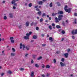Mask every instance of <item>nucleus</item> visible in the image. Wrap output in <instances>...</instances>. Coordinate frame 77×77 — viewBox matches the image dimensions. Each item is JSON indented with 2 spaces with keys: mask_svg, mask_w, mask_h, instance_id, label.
<instances>
[{
  "mask_svg": "<svg viewBox=\"0 0 77 77\" xmlns=\"http://www.w3.org/2000/svg\"><path fill=\"white\" fill-rule=\"evenodd\" d=\"M67 8H68V6L67 5H66L64 8V9L66 12H68V13H70L71 12V8H69L68 9H67Z\"/></svg>",
  "mask_w": 77,
  "mask_h": 77,
  "instance_id": "1",
  "label": "nucleus"
},
{
  "mask_svg": "<svg viewBox=\"0 0 77 77\" xmlns=\"http://www.w3.org/2000/svg\"><path fill=\"white\" fill-rule=\"evenodd\" d=\"M77 34V29H75V30H73L72 31V34L73 35H74L75 34Z\"/></svg>",
  "mask_w": 77,
  "mask_h": 77,
  "instance_id": "2",
  "label": "nucleus"
},
{
  "mask_svg": "<svg viewBox=\"0 0 77 77\" xmlns=\"http://www.w3.org/2000/svg\"><path fill=\"white\" fill-rule=\"evenodd\" d=\"M63 17V15L62 14L59 15L58 16V20L59 21H60V20H62V17Z\"/></svg>",
  "mask_w": 77,
  "mask_h": 77,
  "instance_id": "3",
  "label": "nucleus"
},
{
  "mask_svg": "<svg viewBox=\"0 0 77 77\" xmlns=\"http://www.w3.org/2000/svg\"><path fill=\"white\" fill-rule=\"evenodd\" d=\"M60 64L61 66H66V64H65V63H63L62 62H60Z\"/></svg>",
  "mask_w": 77,
  "mask_h": 77,
  "instance_id": "4",
  "label": "nucleus"
},
{
  "mask_svg": "<svg viewBox=\"0 0 77 77\" xmlns=\"http://www.w3.org/2000/svg\"><path fill=\"white\" fill-rule=\"evenodd\" d=\"M59 20L57 17H55V22L56 23H58L59 22Z\"/></svg>",
  "mask_w": 77,
  "mask_h": 77,
  "instance_id": "5",
  "label": "nucleus"
},
{
  "mask_svg": "<svg viewBox=\"0 0 77 77\" xmlns=\"http://www.w3.org/2000/svg\"><path fill=\"white\" fill-rule=\"evenodd\" d=\"M43 2L42 1H39L38 3V5H42Z\"/></svg>",
  "mask_w": 77,
  "mask_h": 77,
  "instance_id": "6",
  "label": "nucleus"
},
{
  "mask_svg": "<svg viewBox=\"0 0 77 77\" xmlns=\"http://www.w3.org/2000/svg\"><path fill=\"white\" fill-rule=\"evenodd\" d=\"M58 14H63V12L62 11H60L58 12Z\"/></svg>",
  "mask_w": 77,
  "mask_h": 77,
  "instance_id": "7",
  "label": "nucleus"
},
{
  "mask_svg": "<svg viewBox=\"0 0 77 77\" xmlns=\"http://www.w3.org/2000/svg\"><path fill=\"white\" fill-rule=\"evenodd\" d=\"M26 26L27 27L29 26V22H27L26 23Z\"/></svg>",
  "mask_w": 77,
  "mask_h": 77,
  "instance_id": "8",
  "label": "nucleus"
},
{
  "mask_svg": "<svg viewBox=\"0 0 77 77\" xmlns=\"http://www.w3.org/2000/svg\"><path fill=\"white\" fill-rule=\"evenodd\" d=\"M23 38L25 39H29V37L27 36H25L23 37Z\"/></svg>",
  "mask_w": 77,
  "mask_h": 77,
  "instance_id": "9",
  "label": "nucleus"
},
{
  "mask_svg": "<svg viewBox=\"0 0 77 77\" xmlns=\"http://www.w3.org/2000/svg\"><path fill=\"white\" fill-rule=\"evenodd\" d=\"M37 14H38L39 15V16H41V14H42V13L41 12V11H39L38 12Z\"/></svg>",
  "mask_w": 77,
  "mask_h": 77,
  "instance_id": "10",
  "label": "nucleus"
},
{
  "mask_svg": "<svg viewBox=\"0 0 77 77\" xmlns=\"http://www.w3.org/2000/svg\"><path fill=\"white\" fill-rule=\"evenodd\" d=\"M64 56H65V57L66 58H67V57H68V54L66 53V54H64Z\"/></svg>",
  "mask_w": 77,
  "mask_h": 77,
  "instance_id": "11",
  "label": "nucleus"
},
{
  "mask_svg": "<svg viewBox=\"0 0 77 77\" xmlns=\"http://www.w3.org/2000/svg\"><path fill=\"white\" fill-rule=\"evenodd\" d=\"M37 36H36V35H34L33 37V39H37Z\"/></svg>",
  "mask_w": 77,
  "mask_h": 77,
  "instance_id": "12",
  "label": "nucleus"
},
{
  "mask_svg": "<svg viewBox=\"0 0 77 77\" xmlns=\"http://www.w3.org/2000/svg\"><path fill=\"white\" fill-rule=\"evenodd\" d=\"M33 75H34V72H31V76L32 77H33Z\"/></svg>",
  "mask_w": 77,
  "mask_h": 77,
  "instance_id": "13",
  "label": "nucleus"
},
{
  "mask_svg": "<svg viewBox=\"0 0 77 77\" xmlns=\"http://www.w3.org/2000/svg\"><path fill=\"white\" fill-rule=\"evenodd\" d=\"M9 17L10 18H12L13 17V15H12V14L10 13L9 14Z\"/></svg>",
  "mask_w": 77,
  "mask_h": 77,
  "instance_id": "14",
  "label": "nucleus"
},
{
  "mask_svg": "<svg viewBox=\"0 0 77 77\" xmlns=\"http://www.w3.org/2000/svg\"><path fill=\"white\" fill-rule=\"evenodd\" d=\"M49 40H51L52 42L53 41H54V39L53 38H52V37H50L49 38Z\"/></svg>",
  "mask_w": 77,
  "mask_h": 77,
  "instance_id": "15",
  "label": "nucleus"
},
{
  "mask_svg": "<svg viewBox=\"0 0 77 77\" xmlns=\"http://www.w3.org/2000/svg\"><path fill=\"white\" fill-rule=\"evenodd\" d=\"M46 68H50V66L49 65H47L46 66Z\"/></svg>",
  "mask_w": 77,
  "mask_h": 77,
  "instance_id": "16",
  "label": "nucleus"
},
{
  "mask_svg": "<svg viewBox=\"0 0 77 77\" xmlns=\"http://www.w3.org/2000/svg\"><path fill=\"white\" fill-rule=\"evenodd\" d=\"M56 27L57 29H60V26L59 25H57L56 26Z\"/></svg>",
  "mask_w": 77,
  "mask_h": 77,
  "instance_id": "17",
  "label": "nucleus"
},
{
  "mask_svg": "<svg viewBox=\"0 0 77 77\" xmlns=\"http://www.w3.org/2000/svg\"><path fill=\"white\" fill-rule=\"evenodd\" d=\"M46 16V15L45 13H43L42 14V17H45Z\"/></svg>",
  "mask_w": 77,
  "mask_h": 77,
  "instance_id": "18",
  "label": "nucleus"
},
{
  "mask_svg": "<svg viewBox=\"0 0 77 77\" xmlns=\"http://www.w3.org/2000/svg\"><path fill=\"white\" fill-rule=\"evenodd\" d=\"M61 33L63 34V35H64L65 33V32L64 30H62L61 31Z\"/></svg>",
  "mask_w": 77,
  "mask_h": 77,
  "instance_id": "19",
  "label": "nucleus"
},
{
  "mask_svg": "<svg viewBox=\"0 0 77 77\" xmlns=\"http://www.w3.org/2000/svg\"><path fill=\"white\" fill-rule=\"evenodd\" d=\"M74 23H75V24H76L77 23V19H75Z\"/></svg>",
  "mask_w": 77,
  "mask_h": 77,
  "instance_id": "20",
  "label": "nucleus"
},
{
  "mask_svg": "<svg viewBox=\"0 0 77 77\" xmlns=\"http://www.w3.org/2000/svg\"><path fill=\"white\" fill-rule=\"evenodd\" d=\"M7 72L8 73V74H12V72L10 70L8 71Z\"/></svg>",
  "mask_w": 77,
  "mask_h": 77,
  "instance_id": "21",
  "label": "nucleus"
},
{
  "mask_svg": "<svg viewBox=\"0 0 77 77\" xmlns=\"http://www.w3.org/2000/svg\"><path fill=\"white\" fill-rule=\"evenodd\" d=\"M49 6H50V7H52V6H53V3H52V2H51L50 5H49Z\"/></svg>",
  "mask_w": 77,
  "mask_h": 77,
  "instance_id": "22",
  "label": "nucleus"
},
{
  "mask_svg": "<svg viewBox=\"0 0 77 77\" xmlns=\"http://www.w3.org/2000/svg\"><path fill=\"white\" fill-rule=\"evenodd\" d=\"M48 28L50 30L52 29V27H51V25H50L49 26Z\"/></svg>",
  "mask_w": 77,
  "mask_h": 77,
  "instance_id": "23",
  "label": "nucleus"
},
{
  "mask_svg": "<svg viewBox=\"0 0 77 77\" xmlns=\"http://www.w3.org/2000/svg\"><path fill=\"white\" fill-rule=\"evenodd\" d=\"M4 20H6L7 19V17H6V16H5L4 17V18H3Z\"/></svg>",
  "mask_w": 77,
  "mask_h": 77,
  "instance_id": "24",
  "label": "nucleus"
},
{
  "mask_svg": "<svg viewBox=\"0 0 77 77\" xmlns=\"http://www.w3.org/2000/svg\"><path fill=\"white\" fill-rule=\"evenodd\" d=\"M42 59V57L40 56L37 58V60H40V59Z\"/></svg>",
  "mask_w": 77,
  "mask_h": 77,
  "instance_id": "25",
  "label": "nucleus"
},
{
  "mask_svg": "<svg viewBox=\"0 0 77 77\" xmlns=\"http://www.w3.org/2000/svg\"><path fill=\"white\" fill-rule=\"evenodd\" d=\"M32 6V3H30L29 4V7H31Z\"/></svg>",
  "mask_w": 77,
  "mask_h": 77,
  "instance_id": "26",
  "label": "nucleus"
},
{
  "mask_svg": "<svg viewBox=\"0 0 77 77\" xmlns=\"http://www.w3.org/2000/svg\"><path fill=\"white\" fill-rule=\"evenodd\" d=\"M35 66L36 68H38L39 67V65L37 64H35Z\"/></svg>",
  "mask_w": 77,
  "mask_h": 77,
  "instance_id": "27",
  "label": "nucleus"
},
{
  "mask_svg": "<svg viewBox=\"0 0 77 77\" xmlns=\"http://www.w3.org/2000/svg\"><path fill=\"white\" fill-rule=\"evenodd\" d=\"M11 56H15V53H11Z\"/></svg>",
  "mask_w": 77,
  "mask_h": 77,
  "instance_id": "28",
  "label": "nucleus"
},
{
  "mask_svg": "<svg viewBox=\"0 0 77 77\" xmlns=\"http://www.w3.org/2000/svg\"><path fill=\"white\" fill-rule=\"evenodd\" d=\"M15 3V1L13 0L11 2L12 4H14V3Z\"/></svg>",
  "mask_w": 77,
  "mask_h": 77,
  "instance_id": "29",
  "label": "nucleus"
},
{
  "mask_svg": "<svg viewBox=\"0 0 77 77\" xmlns=\"http://www.w3.org/2000/svg\"><path fill=\"white\" fill-rule=\"evenodd\" d=\"M62 24H63V26H65V23L64 21L62 23Z\"/></svg>",
  "mask_w": 77,
  "mask_h": 77,
  "instance_id": "30",
  "label": "nucleus"
},
{
  "mask_svg": "<svg viewBox=\"0 0 77 77\" xmlns=\"http://www.w3.org/2000/svg\"><path fill=\"white\" fill-rule=\"evenodd\" d=\"M11 43H14L15 41L14 40H11Z\"/></svg>",
  "mask_w": 77,
  "mask_h": 77,
  "instance_id": "31",
  "label": "nucleus"
},
{
  "mask_svg": "<svg viewBox=\"0 0 77 77\" xmlns=\"http://www.w3.org/2000/svg\"><path fill=\"white\" fill-rule=\"evenodd\" d=\"M12 50H13V52H15V48H12Z\"/></svg>",
  "mask_w": 77,
  "mask_h": 77,
  "instance_id": "32",
  "label": "nucleus"
},
{
  "mask_svg": "<svg viewBox=\"0 0 77 77\" xmlns=\"http://www.w3.org/2000/svg\"><path fill=\"white\" fill-rule=\"evenodd\" d=\"M56 63V59H54V63Z\"/></svg>",
  "mask_w": 77,
  "mask_h": 77,
  "instance_id": "33",
  "label": "nucleus"
},
{
  "mask_svg": "<svg viewBox=\"0 0 77 77\" xmlns=\"http://www.w3.org/2000/svg\"><path fill=\"white\" fill-rule=\"evenodd\" d=\"M42 21H43V19L41 18L40 20V23H41V22H42Z\"/></svg>",
  "mask_w": 77,
  "mask_h": 77,
  "instance_id": "34",
  "label": "nucleus"
},
{
  "mask_svg": "<svg viewBox=\"0 0 77 77\" xmlns=\"http://www.w3.org/2000/svg\"><path fill=\"white\" fill-rule=\"evenodd\" d=\"M26 36H27V37H29V36L30 35L29 34V33H26Z\"/></svg>",
  "mask_w": 77,
  "mask_h": 77,
  "instance_id": "35",
  "label": "nucleus"
},
{
  "mask_svg": "<svg viewBox=\"0 0 77 77\" xmlns=\"http://www.w3.org/2000/svg\"><path fill=\"white\" fill-rule=\"evenodd\" d=\"M22 47H23V50H24V49L25 48V45H23Z\"/></svg>",
  "mask_w": 77,
  "mask_h": 77,
  "instance_id": "36",
  "label": "nucleus"
},
{
  "mask_svg": "<svg viewBox=\"0 0 77 77\" xmlns=\"http://www.w3.org/2000/svg\"><path fill=\"white\" fill-rule=\"evenodd\" d=\"M20 71H23L24 70V69L23 68H21L20 69Z\"/></svg>",
  "mask_w": 77,
  "mask_h": 77,
  "instance_id": "37",
  "label": "nucleus"
},
{
  "mask_svg": "<svg viewBox=\"0 0 77 77\" xmlns=\"http://www.w3.org/2000/svg\"><path fill=\"white\" fill-rule=\"evenodd\" d=\"M10 40H13V39H14V37H11L10 38Z\"/></svg>",
  "mask_w": 77,
  "mask_h": 77,
  "instance_id": "38",
  "label": "nucleus"
},
{
  "mask_svg": "<svg viewBox=\"0 0 77 77\" xmlns=\"http://www.w3.org/2000/svg\"><path fill=\"white\" fill-rule=\"evenodd\" d=\"M26 50H29V47H28V46H26Z\"/></svg>",
  "mask_w": 77,
  "mask_h": 77,
  "instance_id": "39",
  "label": "nucleus"
},
{
  "mask_svg": "<svg viewBox=\"0 0 77 77\" xmlns=\"http://www.w3.org/2000/svg\"><path fill=\"white\" fill-rule=\"evenodd\" d=\"M64 60H65V59L63 58L61 59L62 62H64Z\"/></svg>",
  "mask_w": 77,
  "mask_h": 77,
  "instance_id": "40",
  "label": "nucleus"
},
{
  "mask_svg": "<svg viewBox=\"0 0 77 77\" xmlns=\"http://www.w3.org/2000/svg\"><path fill=\"white\" fill-rule=\"evenodd\" d=\"M41 36H42V37H44V36H45V34H42L41 35Z\"/></svg>",
  "mask_w": 77,
  "mask_h": 77,
  "instance_id": "41",
  "label": "nucleus"
},
{
  "mask_svg": "<svg viewBox=\"0 0 77 77\" xmlns=\"http://www.w3.org/2000/svg\"><path fill=\"white\" fill-rule=\"evenodd\" d=\"M33 24H34V23L32 22V23H31L30 25L31 26H32L33 25Z\"/></svg>",
  "mask_w": 77,
  "mask_h": 77,
  "instance_id": "42",
  "label": "nucleus"
},
{
  "mask_svg": "<svg viewBox=\"0 0 77 77\" xmlns=\"http://www.w3.org/2000/svg\"><path fill=\"white\" fill-rule=\"evenodd\" d=\"M36 9H37L38 8V5L35 6L34 7Z\"/></svg>",
  "mask_w": 77,
  "mask_h": 77,
  "instance_id": "43",
  "label": "nucleus"
},
{
  "mask_svg": "<svg viewBox=\"0 0 77 77\" xmlns=\"http://www.w3.org/2000/svg\"><path fill=\"white\" fill-rule=\"evenodd\" d=\"M19 27L20 29H21V28L22 27V26L21 25H20L19 26Z\"/></svg>",
  "mask_w": 77,
  "mask_h": 77,
  "instance_id": "44",
  "label": "nucleus"
},
{
  "mask_svg": "<svg viewBox=\"0 0 77 77\" xmlns=\"http://www.w3.org/2000/svg\"><path fill=\"white\" fill-rule=\"evenodd\" d=\"M46 45V44H43L42 45V47H44Z\"/></svg>",
  "mask_w": 77,
  "mask_h": 77,
  "instance_id": "45",
  "label": "nucleus"
},
{
  "mask_svg": "<svg viewBox=\"0 0 77 77\" xmlns=\"http://www.w3.org/2000/svg\"><path fill=\"white\" fill-rule=\"evenodd\" d=\"M74 16H77V13H74Z\"/></svg>",
  "mask_w": 77,
  "mask_h": 77,
  "instance_id": "46",
  "label": "nucleus"
},
{
  "mask_svg": "<svg viewBox=\"0 0 77 77\" xmlns=\"http://www.w3.org/2000/svg\"><path fill=\"white\" fill-rule=\"evenodd\" d=\"M57 5L58 6H60L61 5L59 3V2H57Z\"/></svg>",
  "mask_w": 77,
  "mask_h": 77,
  "instance_id": "47",
  "label": "nucleus"
},
{
  "mask_svg": "<svg viewBox=\"0 0 77 77\" xmlns=\"http://www.w3.org/2000/svg\"><path fill=\"white\" fill-rule=\"evenodd\" d=\"M72 39H75V37H74V36L72 35Z\"/></svg>",
  "mask_w": 77,
  "mask_h": 77,
  "instance_id": "48",
  "label": "nucleus"
},
{
  "mask_svg": "<svg viewBox=\"0 0 77 77\" xmlns=\"http://www.w3.org/2000/svg\"><path fill=\"white\" fill-rule=\"evenodd\" d=\"M36 11H40V10L39 8H37L36 9Z\"/></svg>",
  "mask_w": 77,
  "mask_h": 77,
  "instance_id": "49",
  "label": "nucleus"
},
{
  "mask_svg": "<svg viewBox=\"0 0 77 77\" xmlns=\"http://www.w3.org/2000/svg\"><path fill=\"white\" fill-rule=\"evenodd\" d=\"M45 67V65H44L43 64V66H42V68H44Z\"/></svg>",
  "mask_w": 77,
  "mask_h": 77,
  "instance_id": "50",
  "label": "nucleus"
},
{
  "mask_svg": "<svg viewBox=\"0 0 77 77\" xmlns=\"http://www.w3.org/2000/svg\"><path fill=\"white\" fill-rule=\"evenodd\" d=\"M35 29L36 30H39V28L38 27H37Z\"/></svg>",
  "mask_w": 77,
  "mask_h": 77,
  "instance_id": "51",
  "label": "nucleus"
},
{
  "mask_svg": "<svg viewBox=\"0 0 77 77\" xmlns=\"http://www.w3.org/2000/svg\"><path fill=\"white\" fill-rule=\"evenodd\" d=\"M56 15V14H54V13H52V16H55V15Z\"/></svg>",
  "mask_w": 77,
  "mask_h": 77,
  "instance_id": "52",
  "label": "nucleus"
},
{
  "mask_svg": "<svg viewBox=\"0 0 77 77\" xmlns=\"http://www.w3.org/2000/svg\"><path fill=\"white\" fill-rule=\"evenodd\" d=\"M52 26H53V27H54L55 26V24L53 23L52 24Z\"/></svg>",
  "mask_w": 77,
  "mask_h": 77,
  "instance_id": "53",
  "label": "nucleus"
},
{
  "mask_svg": "<svg viewBox=\"0 0 77 77\" xmlns=\"http://www.w3.org/2000/svg\"><path fill=\"white\" fill-rule=\"evenodd\" d=\"M64 39H65V38H62V39L61 40V41H63L64 40Z\"/></svg>",
  "mask_w": 77,
  "mask_h": 77,
  "instance_id": "54",
  "label": "nucleus"
},
{
  "mask_svg": "<svg viewBox=\"0 0 77 77\" xmlns=\"http://www.w3.org/2000/svg\"><path fill=\"white\" fill-rule=\"evenodd\" d=\"M49 21H50V20H51V17H49Z\"/></svg>",
  "mask_w": 77,
  "mask_h": 77,
  "instance_id": "55",
  "label": "nucleus"
},
{
  "mask_svg": "<svg viewBox=\"0 0 77 77\" xmlns=\"http://www.w3.org/2000/svg\"><path fill=\"white\" fill-rule=\"evenodd\" d=\"M33 62H34L33 60H31V63H33Z\"/></svg>",
  "mask_w": 77,
  "mask_h": 77,
  "instance_id": "56",
  "label": "nucleus"
},
{
  "mask_svg": "<svg viewBox=\"0 0 77 77\" xmlns=\"http://www.w3.org/2000/svg\"><path fill=\"white\" fill-rule=\"evenodd\" d=\"M6 3V1H3V2H2V3Z\"/></svg>",
  "mask_w": 77,
  "mask_h": 77,
  "instance_id": "57",
  "label": "nucleus"
},
{
  "mask_svg": "<svg viewBox=\"0 0 77 77\" xmlns=\"http://www.w3.org/2000/svg\"><path fill=\"white\" fill-rule=\"evenodd\" d=\"M13 8L14 9H16V7H15V6H13Z\"/></svg>",
  "mask_w": 77,
  "mask_h": 77,
  "instance_id": "58",
  "label": "nucleus"
},
{
  "mask_svg": "<svg viewBox=\"0 0 77 77\" xmlns=\"http://www.w3.org/2000/svg\"><path fill=\"white\" fill-rule=\"evenodd\" d=\"M31 33H32V32H29V35H31Z\"/></svg>",
  "mask_w": 77,
  "mask_h": 77,
  "instance_id": "59",
  "label": "nucleus"
},
{
  "mask_svg": "<svg viewBox=\"0 0 77 77\" xmlns=\"http://www.w3.org/2000/svg\"><path fill=\"white\" fill-rule=\"evenodd\" d=\"M49 75H50V74H47L46 75L47 77H48V76H49Z\"/></svg>",
  "mask_w": 77,
  "mask_h": 77,
  "instance_id": "60",
  "label": "nucleus"
},
{
  "mask_svg": "<svg viewBox=\"0 0 77 77\" xmlns=\"http://www.w3.org/2000/svg\"><path fill=\"white\" fill-rule=\"evenodd\" d=\"M42 1L43 2H45L46 1V0H42Z\"/></svg>",
  "mask_w": 77,
  "mask_h": 77,
  "instance_id": "61",
  "label": "nucleus"
},
{
  "mask_svg": "<svg viewBox=\"0 0 77 77\" xmlns=\"http://www.w3.org/2000/svg\"><path fill=\"white\" fill-rule=\"evenodd\" d=\"M59 53H60V52H59V51H57V52H56V53H57V54H59Z\"/></svg>",
  "mask_w": 77,
  "mask_h": 77,
  "instance_id": "62",
  "label": "nucleus"
},
{
  "mask_svg": "<svg viewBox=\"0 0 77 77\" xmlns=\"http://www.w3.org/2000/svg\"><path fill=\"white\" fill-rule=\"evenodd\" d=\"M42 77H45V75H44V74L42 75Z\"/></svg>",
  "mask_w": 77,
  "mask_h": 77,
  "instance_id": "63",
  "label": "nucleus"
},
{
  "mask_svg": "<svg viewBox=\"0 0 77 77\" xmlns=\"http://www.w3.org/2000/svg\"><path fill=\"white\" fill-rule=\"evenodd\" d=\"M20 46H23V45L22 44V43H20Z\"/></svg>",
  "mask_w": 77,
  "mask_h": 77,
  "instance_id": "64",
  "label": "nucleus"
}]
</instances>
